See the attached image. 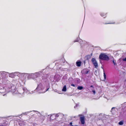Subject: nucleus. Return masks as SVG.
<instances>
[{"instance_id":"nucleus-1","label":"nucleus","mask_w":126,"mask_h":126,"mask_svg":"<svg viewBox=\"0 0 126 126\" xmlns=\"http://www.w3.org/2000/svg\"><path fill=\"white\" fill-rule=\"evenodd\" d=\"M45 69H43L38 72L33 73L32 75H33V79L35 78L41 77V76H42V82L43 84H45V83L46 85L47 89L44 92H46L50 88V86L49 81L47 79V78L48 77V74H46L44 72H43Z\"/></svg>"},{"instance_id":"nucleus-2","label":"nucleus","mask_w":126,"mask_h":126,"mask_svg":"<svg viewBox=\"0 0 126 126\" xmlns=\"http://www.w3.org/2000/svg\"><path fill=\"white\" fill-rule=\"evenodd\" d=\"M100 62L101 60L109 61V60H114L113 57L109 54L106 53H100L99 57Z\"/></svg>"},{"instance_id":"nucleus-3","label":"nucleus","mask_w":126,"mask_h":126,"mask_svg":"<svg viewBox=\"0 0 126 126\" xmlns=\"http://www.w3.org/2000/svg\"><path fill=\"white\" fill-rule=\"evenodd\" d=\"M37 82H37H39V84H37V86L35 89V90L36 91H38L39 90H43V89H44L45 88H46L45 90H46V89H47V88L46 87V85L45 83V84H44L45 85V87H44L43 86V84L41 82H39L38 81H36ZM45 90L43 92V93H44L45 92H44L45 91Z\"/></svg>"},{"instance_id":"nucleus-4","label":"nucleus","mask_w":126,"mask_h":126,"mask_svg":"<svg viewBox=\"0 0 126 126\" xmlns=\"http://www.w3.org/2000/svg\"><path fill=\"white\" fill-rule=\"evenodd\" d=\"M61 77L59 75H55L53 79H51V80L52 81L54 82H58L61 79Z\"/></svg>"},{"instance_id":"nucleus-5","label":"nucleus","mask_w":126,"mask_h":126,"mask_svg":"<svg viewBox=\"0 0 126 126\" xmlns=\"http://www.w3.org/2000/svg\"><path fill=\"white\" fill-rule=\"evenodd\" d=\"M25 74V73H21L19 72H15L14 73H12L10 74L9 75V77H13L14 76H18L19 75L24 76Z\"/></svg>"},{"instance_id":"nucleus-6","label":"nucleus","mask_w":126,"mask_h":126,"mask_svg":"<svg viewBox=\"0 0 126 126\" xmlns=\"http://www.w3.org/2000/svg\"><path fill=\"white\" fill-rule=\"evenodd\" d=\"M91 61L94 67L95 68H97L98 67V64L95 58H92L91 60Z\"/></svg>"},{"instance_id":"nucleus-7","label":"nucleus","mask_w":126,"mask_h":126,"mask_svg":"<svg viewBox=\"0 0 126 126\" xmlns=\"http://www.w3.org/2000/svg\"><path fill=\"white\" fill-rule=\"evenodd\" d=\"M126 115V111L124 110L123 109L120 112V114L119 117L120 118H122Z\"/></svg>"},{"instance_id":"nucleus-8","label":"nucleus","mask_w":126,"mask_h":126,"mask_svg":"<svg viewBox=\"0 0 126 126\" xmlns=\"http://www.w3.org/2000/svg\"><path fill=\"white\" fill-rule=\"evenodd\" d=\"M90 70L86 68L83 69L81 71V73L82 74L86 75L88 74Z\"/></svg>"},{"instance_id":"nucleus-9","label":"nucleus","mask_w":126,"mask_h":126,"mask_svg":"<svg viewBox=\"0 0 126 126\" xmlns=\"http://www.w3.org/2000/svg\"><path fill=\"white\" fill-rule=\"evenodd\" d=\"M80 120L81 124L82 125H84L85 123V117L83 115L80 117Z\"/></svg>"},{"instance_id":"nucleus-10","label":"nucleus","mask_w":126,"mask_h":126,"mask_svg":"<svg viewBox=\"0 0 126 126\" xmlns=\"http://www.w3.org/2000/svg\"><path fill=\"white\" fill-rule=\"evenodd\" d=\"M82 63L81 61L80 60H79L76 62V65L77 67H79L81 66Z\"/></svg>"},{"instance_id":"nucleus-11","label":"nucleus","mask_w":126,"mask_h":126,"mask_svg":"<svg viewBox=\"0 0 126 126\" xmlns=\"http://www.w3.org/2000/svg\"><path fill=\"white\" fill-rule=\"evenodd\" d=\"M22 90L23 91V94H24V93H26L27 94L29 93L31 94V92L25 88H23Z\"/></svg>"},{"instance_id":"nucleus-12","label":"nucleus","mask_w":126,"mask_h":126,"mask_svg":"<svg viewBox=\"0 0 126 126\" xmlns=\"http://www.w3.org/2000/svg\"><path fill=\"white\" fill-rule=\"evenodd\" d=\"M93 53L92 52L91 53L90 55H87L85 57V58H86V60H87L88 61L89 59H90L91 57L92 56Z\"/></svg>"},{"instance_id":"nucleus-13","label":"nucleus","mask_w":126,"mask_h":126,"mask_svg":"<svg viewBox=\"0 0 126 126\" xmlns=\"http://www.w3.org/2000/svg\"><path fill=\"white\" fill-rule=\"evenodd\" d=\"M75 82L77 84H79L80 83V79L78 78H76L74 79Z\"/></svg>"},{"instance_id":"nucleus-14","label":"nucleus","mask_w":126,"mask_h":126,"mask_svg":"<svg viewBox=\"0 0 126 126\" xmlns=\"http://www.w3.org/2000/svg\"><path fill=\"white\" fill-rule=\"evenodd\" d=\"M32 74L33 73L29 74L27 77V79H33V75Z\"/></svg>"},{"instance_id":"nucleus-15","label":"nucleus","mask_w":126,"mask_h":126,"mask_svg":"<svg viewBox=\"0 0 126 126\" xmlns=\"http://www.w3.org/2000/svg\"><path fill=\"white\" fill-rule=\"evenodd\" d=\"M62 91L64 92H66L67 91L66 86V85H64L63 86V88L62 90Z\"/></svg>"},{"instance_id":"nucleus-16","label":"nucleus","mask_w":126,"mask_h":126,"mask_svg":"<svg viewBox=\"0 0 126 126\" xmlns=\"http://www.w3.org/2000/svg\"><path fill=\"white\" fill-rule=\"evenodd\" d=\"M124 123V121L123 120H122L120 121L118 123V124L119 125L122 126L123 125Z\"/></svg>"},{"instance_id":"nucleus-17","label":"nucleus","mask_w":126,"mask_h":126,"mask_svg":"<svg viewBox=\"0 0 126 126\" xmlns=\"http://www.w3.org/2000/svg\"><path fill=\"white\" fill-rule=\"evenodd\" d=\"M25 124V122L23 121L20 122L18 123V124L20 126H24Z\"/></svg>"},{"instance_id":"nucleus-18","label":"nucleus","mask_w":126,"mask_h":126,"mask_svg":"<svg viewBox=\"0 0 126 126\" xmlns=\"http://www.w3.org/2000/svg\"><path fill=\"white\" fill-rule=\"evenodd\" d=\"M69 81L70 83H73L74 79L72 78H70L69 79Z\"/></svg>"},{"instance_id":"nucleus-19","label":"nucleus","mask_w":126,"mask_h":126,"mask_svg":"<svg viewBox=\"0 0 126 126\" xmlns=\"http://www.w3.org/2000/svg\"><path fill=\"white\" fill-rule=\"evenodd\" d=\"M83 88V87L82 86H79L77 87V89L79 90H81Z\"/></svg>"},{"instance_id":"nucleus-20","label":"nucleus","mask_w":126,"mask_h":126,"mask_svg":"<svg viewBox=\"0 0 126 126\" xmlns=\"http://www.w3.org/2000/svg\"><path fill=\"white\" fill-rule=\"evenodd\" d=\"M62 114L63 115V116H64V115L62 113H58L56 114L55 115V118L56 117H59V115H62Z\"/></svg>"},{"instance_id":"nucleus-21","label":"nucleus","mask_w":126,"mask_h":126,"mask_svg":"<svg viewBox=\"0 0 126 126\" xmlns=\"http://www.w3.org/2000/svg\"><path fill=\"white\" fill-rule=\"evenodd\" d=\"M110 61H112V62L114 65L116 66L117 65L116 61V60H111Z\"/></svg>"},{"instance_id":"nucleus-22","label":"nucleus","mask_w":126,"mask_h":126,"mask_svg":"<svg viewBox=\"0 0 126 126\" xmlns=\"http://www.w3.org/2000/svg\"><path fill=\"white\" fill-rule=\"evenodd\" d=\"M79 39H80V38L79 37H78L76 38V39L74 41V43H75L76 42H78Z\"/></svg>"},{"instance_id":"nucleus-23","label":"nucleus","mask_w":126,"mask_h":126,"mask_svg":"<svg viewBox=\"0 0 126 126\" xmlns=\"http://www.w3.org/2000/svg\"><path fill=\"white\" fill-rule=\"evenodd\" d=\"M15 88H16V87H11V88L12 90V91L13 92H15L16 91V89L15 88Z\"/></svg>"},{"instance_id":"nucleus-24","label":"nucleus","mask_w":126,"mask_h":126,"mask_svg":"<svg viewBox=\"0 0 126 126\" xmlns=\"http://www.w3.org/2000/svg\"><path fill=\"white\" fill-rule=\"evenodd\" d=\"M103 76L104 77V80H105L106 79V75L104 72Z\"/></svg>"},{"instance_id":"nucleus-25","label":"nucleus","mask_w":126,"mask_h":126,"mask_svg":"<svg viewBox=\"0 0 126 126\" xmlns=\"http://www.w3.org/2000/svg\"><path fill=\"white\" fill-rule=\"evenodd\" d=\"M32 111H28V112H26L25 113H22V114H23L24 115H25V114H27L26 113H30V112H32Z\"/></svg>"},{"instance_id":"nucleus-26","label":"nucleus","mask_w":126,"mask_h":126,"mask_svg":"<svg viewBox=\"0 0 126 126\" xmlns=\"http://www.w3.org/2000/svg\"><path fill=\"white\" fill-rule=\"evenodd\" d=\"M41 115L45 117H46L47 116V113H45V114H43V115L42 114H41Z\"/></svg>"},{"instance_id":"nucleus-27","label":"nucleus","mask_w":126,"mask_h":126,"mask_svg":"<svg viewBox=\"0 0 126 126\" xmlns=\"http://www.w3.org/2000/svg\"><path fill=\"white\" fill-rule=\"evenodd\" d=\"M100 16L102 17L103 16H105V14L104 13H101L100 14Z\"/></svg>"},{"instance_id":"nucleus-28","label":"nucleus","mask_w":126,"mask_h":126,"mask_svg":"<svg viewBox=\"0 0 126 126\" xmlns=\"http://www.w3.org/2000/svg\"><path fill=\"white\" fill-rule=\"evenodd\" d=\"M79 106V104H76L75 106L74 107V108L76 109V107H78Z\"/></svg>"},{"instance_id":"nucleus-29","label":"nucleus","mask_w":126,"mask_h":126,"mask_svg":"<svg viewBox=\"0 0 126 126\" xmlns=\"http://www.w3.org/2000/svg\"><path fill=\"white\" fill-rule=\"evenodd\" d=\"M72 124L73 123L72 122H70L69 124V125H70V126H74V125H73Z\"/></svg>"},{"instance_id":"nucleus-30","label":"nucleus","mask_w":126,"mask_h":126,"mask_svg":"<svg viewBox=\"0 0 126 126\" xmlns=\"http://www.w3.org/2000/svg\"><path fill=\"white\" fill-rule=\"evenodd\" d=\"M7 125V124L5 125L4 123H3V125L2 124H0V126H6Z\"/></svg>"},{"instance_id":"nucleus-31","label":"nucleus","mask_w":126,"mask_h":126,"mask_svg":"<svg viewBox=\"0 0 126 126\" xmlns=\"http://www.w3.org/2000/svg\"><path fill=\"white\" fill-rule=\"evenodd\" d=\"M92 92L94 94H95L96 93V91L95 90H94L92 91Z\"/></svg>"},{"instance_id":"nucleus-32","label":"nucleus","mask_w":126,"mask_h":126,"mask_svg":"<svg viewBox=\"0 0 126 126\" xmlns=\"http://www.w3.org/2000/svg\"><path fill=\"white\" fill-rule=\"evenodd\" d=\"M82 42V40L80 38V39H79V40L78 42L80 43L81 42Z\"/></svg>"},{"instance_id":"nucleus-33","label":"nucleus","mask_w":126,"mask_h":126,"mask_svg":"<svg viewBox=\"0 0 126 126\" xmlns=\"http://www.w3.org/2000/svg\"><path fill=\"white\" fill-rule=\"evenodd\" d=\"M70 85L71 86H73L74 87H75V85L73 83H71Z\"/></svg>"},{"instance_id":"nucleus-34","label":"nucleus","mask_w":126,"mask_h":126,"mask_svg":"<svg viewBox=\"0 0 126 126\" xmlns=\"http://www.w3.org/2000/svg\"><path fill=\"white\" fill-rule=\"evenodd\" d=\"M63 69H64L63 70V71H68V69L66 68H63Z\"/></svg>"},{"instance_id":"nucleus-35","label":"nucleus","mask_w":126,"mask_h":126,"mask_svg":"<svg viewBox=\"0 0 126 126\" xmlns=\"http://www.w3.org/2000/svg\"><path fill=\"white\" fill-rule=\"evenodd\" d=\"M33 111H34L36 112V113L37 114H40V112H39L37 111L33 110Z\"/></svg>"},{"instance_id":"nucleus-36","label":"nucleus","mask_w":126,"mask_h":126,"mask_svg":"<svg viewBox=\"0 0 126 126\" xmlns=\"http://www.w3.org/2000/svg\"><path fill=\"white\" fill-rule=\"evenodd\" d=\"M116 107H112L111 109V112H112V110H113V109H116Z\"/></svg>"},{"instance_id":"nucleus-37","label":"nucleus","mask_w":126,"mask_h":126,"mask_svg":"<svg viewBox=\"0 0 126 126\" xmlns=\"http://www.w3.org/2000/svg\"><path fill=\"white\" fill-rule=\"evenodd\" d=\"M83 63H84V65H85V63H86V61L85 60H84L83 61Z\"/></svg>"},{"instance_id":"nucleus-38","label":"nucleus","mask_w":126,"mask_h":126,"mask_svg":"<svg viewBox=\"0 0 126 126\" xmlns=\"http://www.w3.org/2000/svg\"><path fill=\"white\" fill-rule=\"evenodd\" d=\"M123 61H126V57H125L123 59Z\"/></svg>"},{"instance_id":"nucleus-39","label":"nucleus","mask_w":126,"mask_h":126,"mask_svg":"<svg viewBox=\"0 0 126 126\" xmlns=\"http://www.w3.org/2000/svg\"><path fill=\"white\" fill-rule=\"evenodd\" d=\"M90 87L91 88H94V86L93 85H91L90 86Z\"/></svg>"},{"instance_id":"nucleus-40","label":"nucleus","mask_w":126,"mask_h":126,"mask_svg":"<svg viewBox=\"0 0 126 126\" xmlns=\"http://www.w3.org/2000/svg\"><path fill=\"white\" fill-rule=\"evenodd\" d=\"M52 117V116L51 115L50 116V119H52V120H54V119H53V118H51V117Z\"/></svg>"},{"instance_id":"nucleus-41","label":"nucleus","mask_w":126,"mask_h":126,"mask_svg":"<svg viewBox=\"0 0 126 126\" xmlns=\"http://www.w3.org/2000/svg\"><path fill=\"white\" fill-rule=\"evenodd\" d=\"M101 118H98L97 119V120H101Z\"/></svg>"},{"instance_id":"nucleus-42","label":"nucleus","mask_w":126,"mask_h":126,"mask_svg":"<svg viewBox=\"0 0 126 126\" xmlns=\"http://www.w3.org/2000/svg\"><path fill=\"white\" fill-rule=\"evenodd\" d=\"M37 125V124L35 123H33V126H36V125Z\"/></svg>"},{"instance_id":"nucleus-43","label":"nucleus","mask_w":126,"mask_h":126,"mask_svg":"<svg viewBox=\"0 0 126 126\" xmlns=\"http://www.w3.org/2000/svg\"><path fill=\"white\" fill-rule=\"evenodd\" d=\"M6 72H5V71H3L2 72V73H1V74L2 75V73H3V74H4V73H5Z\"/></svg>"},{"instance_id":"nucleus-44","label":"nucleus","mask_w":126,"mask_h":126,"mask_svg":"<svg viewBox=\"0 0 126 126\" xmlns=\"http://www.w3.org/2000/svg\"><path fill=\"white\" fill-rule=\"evenodd\" d=\"M57 90H56V89H55V90H54V91H55V92H57Z\"/></svg>"},{"instance_id":"nucleus-45","label":"nucleus","mask_w":126,"mask_h":126,"mask_svg":"<svg viewBox=\"0 0 126 126\" xmlns=\"http://www.w3.org/2000/svg\"><path fill=\"white\" fill-rule=\"evenodd\" d=\"M111 23H105V24H111Z\"/></svg>"},{"instance_id":"nucleus-46","label":"nucleus","mask_w":126,"mask_h":126,"mask_svg":"<svg viewBox=\"0 0 126 126\" xmlns=\"http://www.w3.org/2000/svg\"><path fill=\"white\" fill-rule=\"evenodd\" d=\"M80 45H81V47H82V44H81Z\"/></svg>"},{"instance_id":"nucleus-47","label":"nucleus","mask_w":126,"mask_h":126,"mask_svg":"<svg viewBox=\"0 0 126 126\" xmlns=\"http://www.w3.org/2000/svg\"><path fill=\"white\" fill-rule=\"evenodd\" d=\"M14 116V117H17L18 116Z\"/></svg>"},{"instance_id":"nucleus-48","label":"nucleus","mask_w":126,"mask_h":126,"mask_svg":"<svg viewBox=\"0 0 126 126\" xmlns=\"http://www.w3.org/2000/svg\"><path fill=\"white\" fill-rule=\"evenodd\" d=\"M101 114H100L99 115V116H100V115H101Z\"/></svg>"},{"instance_id":"nucleus-49","label":"nucleus","mask_w":126,"mask_h":126,"mask_svg":"<svg viewBox=\"0 0 126 126\" xmlns=\"http://www.w3.org/2000/svg\"><path fill=\"white\" fill-rule=\"evenodd\" d=\"M75 117H76V116H74V118H75Z\"/></svg>"},{"instance_id":"nucleus-50","label":"nucleus","mask_w":126,"mask_h":126,"mask_svg":"<svg viewBox=\"0 0 126 126\" xmlns=\"http://www.w3.org/2000/svg\"><path fill=\"white\" fill-rule=\"evenodd\" d=\"M106 17H104V18H106Z\"/></svg>"},{"instance_id":"nucleus-51","label":"nucleus","mask_w":126,"mask_h":126,"mask_svg":"<svg viewBox=\"0 0 126 126\" xmlns=\"http://www.w3.org/2000/svg\"><path fill=\"white\" fill-rule=\"evenodd\" d=\"M59 93V94H62V93Z\"/></svg>"},{"instance_id":"nucleus-52","label":"nucleus","mask_w":126,"mask_h":126,"mask_svg":"<svg viewBox=\"0 0 126 126\" xmlns=\"http://www.w3.org/2000/svg\"><path fill=\"white\" fill-rule=\"evenodd\" d=\"M49 115H48L47 116H49Z\"/></svg>"},{"instance_id":"nucleus-53","label":"nucleus","mask_w":126,"mask_h":126,"mask_svg":"<svg viewBox=\"0 0 126 126\" xmlns=\"http://www.w3.org/2000/svg\"><path fill=\"white\" fill-rule=\"evenodd\" d=\"M101 68H102V66L101 67Z\"/></svg>"},{"instance_id":"nucleus-54","label":"nucleus","mask_w":126,"mask_h":126,"mask_svg":"<svg viewBox=\"0 0 126 126\" xmlns=\"http://www.w3.org/2000/svg\"><path fill=\"white\" fill-rule=\"evenodd\" d=\"M1 117H0V118H1Z\"/></svg>"},{"instance_id":"nucleus-55","label":"nucleus","mask_w":126,"mask_h":126,"mask_svg":"<svg viewBox=\"0 0 126 126\" xmlns=\"http://www.w3.org/2000/svg\"><path fill=\"white\" fill-rule=\"evenodd\" d=\"M1 72H0V73Z\"/></svg>"}]
</instances>
